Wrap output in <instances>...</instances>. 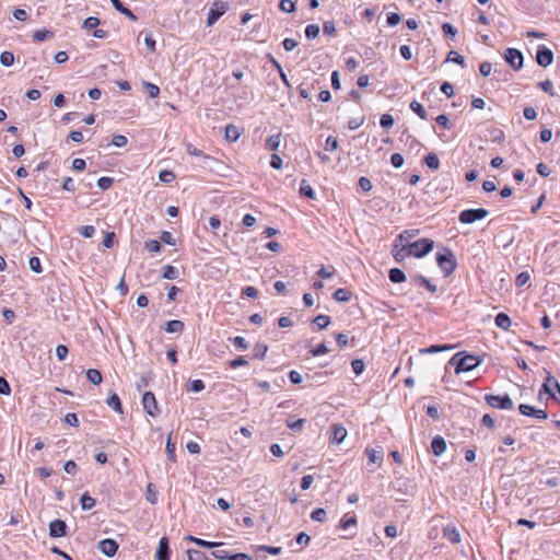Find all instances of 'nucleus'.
<instances>
[{
  "instance_id": "393cba45",
  "label": "nucleus",
  "mask_w": 560,
  "mask_h": 560,
  "mask_svg": "<svg viewBox=\"0 0 560 560\" xmlns=\"http://www.w3.org/2000/svg\"><path fill=\"white\" fill-rule=\"evenodd\" d=\"M226 140L235 142L240 138V132L236 126L228 125L224 129Z\"/></svg>"
},
{
  "instance_id": "412c9836",
  "label": "nucleus",
  "mask_w": 560,
  "mask_h": 560,
  "mask_svg": "<svg viewBox=\"0 0 560 560\" xmlns=\"http://www.w3.org/2000/svg\"><path fill=\"white\" fill-rule=\"evenodd\" d=\"M388 278L394 283H400V282H404L406 280V275L399 268H392L388 271Z\"/></svg>"
},
{
  "instance_id": "13d9d810",
  "label": "nucleus",
  "mask_w": 560,
  "mask_h": 560,
  "mask_svg": "<svg viewBox=\"0 0 560 560\" xmlns=\"http://www.w3.org/2000/svg\"><path fill=\"white\" fill-rule=\"evenodd\" d=\"M79 231L80 234L85 238H91L95 234V228L93 225H83Z\"/></svg>"
},
{
  "instance_id": "e433bc0d",
  "label": "nucleus",
  "mask_w": 560,
  "mask_h": 560,
  "mask_svg": "<svg viewBox=\"0 0 560 560\" xmlns=\"http://www.w3.org/2000/svg\"><path fill=\"white\" fill-rule=\"evenodd\" d=\"M54 36V33L47 30H37L33 34V38L36 42H43L47 38H51Z\"/></svg>"
},
{
  "instance_id": "864d4df0",
  "label": "nucleus",
  "mask_w": 560,
  "mask_h": 560,
  "mask_svg": "<svg viewBox=\"0 0 560 560\" xmlns=\"http://www.w3.org/2000/svg\"><path fill=\"white\" fill-rule=\"evenodd\" d=\"M530 279V276L527 271H523L521 273L517 275L516 279H515V284L516 287H523L525 285Z\"/></svg>"
},
{
  "instance_id": "9b49d317",
  "label": "nucleus",
  "mask_w": 560,
  "mask_h": 560,
  "mask_svg": "<svg viewBox=\"0 0 560 560\" xmlns=\"http://www.w3.org/2000/svg\"><path fill=\"white\" fill-rule=\"evenodd\" d=\"M518 410L524 416H530V417H535V418L541 419V420H545L548 417V415L545 410L536 409L527 404H521L518 406Z\"/></svg>"
},
{
  "instance_id": "6e6552de",
  "label": "nucleus",
  "mask_w": 560,
  "mask_h": 560,
  "mask_svg": "<svg viewBox=\"0 0 560 560\" xmlns=\"http://www.w3.org/2000/svg\"><path fill=\"white\" fill-rule=\"evenodd\" d=\"M142 405L145 412L151 417H156L160 412L155 396L152 392H145L142 396Z\"/></svg>"
},
{
  "instance_id": "c756f323",
  "label": "nucleus",
  "mask_w": 560,
  "mask_h": 560,
  "mask_svg": "<svg viewBox=\"0 0 560 560\" xmlns=\"http://www.w3.org/2000/svg\"><path fill=\"white\" fill-rule=\"evenodd\" d=\"M452 349H454V346L433 345V346H430L429 348L421 349L420 351L422 353H438V352L447 351V350H452Z\"/></svg>"
},
{
  "instance_id": "58836bf2",
  "label": "nucleus",
  "mask_w": 560,
  "mask_h": 560,
  "mask_svg": "<svg viewBox=\"0 0 560 560\" xmlns=\"http://www.w3.org/2000/svg\"><path fill=\"white\" fill-rule=\"evenodd\" d=\"M187 557L188 560H210L205 552L195 549H188Z\"/></svg>"
},
{
  "instance_id": "3c124183",
  "label": "nucleus",
  "mask_w": 560,
  "mask_h": 560,
  "mask_svg": "<svg viewBox=\"0 0 560 560\" xmlns=\"http://www.w3.org/2000/svg\"><path fill=\"white\" fill-rule=\"evenodd\" d=\"M144 86H145V90L149 94V96L151 98H154V97H158L159 94H160V89L158 85L153 84V83H150V82H145L144 83Z\"/></svg>"
},
{
  "instance_id": "423d86ee",
  "label": "nucleus",
  "mask_w": 560,
  "mask_h": 560,
  "mask_svg": "<svg viewBox=\"0 0 560 560\" xmlns=\"http://www.w3.org/2000/svg\"><path fill=\"white\" fill-rule=\"evenodd\" d=\"M504 60L515 70H520L523 67L524 57L523 54L515 48H508L504 52Z\"/></svg>"
},
{
  "instance_id": "8fccbe9b",
  "label": "nucleus",
  "mask_w": 560,
  "mask_h": 560,
  "mask_svg": "<svg viewBox=\"0 0 560 560\" xmlns=\"http://www.w3.org/2000/svg\"><path fill=\"white\" fill-rule=\"evenodd\" d=\"M145 248L151 253H160L162 249L161 243L156 240H150L145 243Z\"/></svg>"
},
{
  "instance_id": "e2e57ef3",
  "label": "nucleus",
  "mask_w": 560,
  "mask_h": 560,
  "mask_svg": "<svg viewBox=\"0 0 560 560\" xmlns=\"http://www.w3.org/2000/svg\"><path fill=\"white\" fill-rule=\"evenodd\" d=\"M351 366H352L353 372L357 375H360L363 372V370H364V362L362 360H360V359H354L351 362Z\"/></svg>"
},
{
  "instance_id": "dca6fc26",
  "label": "nucleus",
  "mask_w": 560,
  "mask_h": 560,
  "mask_svg": "<svg viewBox=\"0 0 560 560\" xmlns=\"http://www.w3.org/2000/svg\"><path fill=\"white\" fill-rule=\"evenodd\" d=\"M347 436V430L341 424L332 425L331 442L340 444Z\"/></svg>"
},
{
  "instance_id": "2f4dec72",
  "label": "nucleus",
  "mask_w": 560,
  "mask_h": 560,
  "mask_svg": "<svg viewBox=\"0 0 560 560\" xmlns=\"http://www.w3.org/2000/svg\"><path fill=\"white\" fill-rule=\"evenodd\" d=\"M86 377L94 385H98L102 383V374L96 369H89L86 371Z\"/></svg>"
},
{
  "instance_id": "1a4fd4ad",
  "label": "nucleus",
  "mask_w": 560,
  "mask_h": 560,
  "mask_svg": "<svg viewBox=\"0 0 560 560\" xmlns=\"http://www.w3.org/2000/svg\"><path fill=\"white\" fill-rule=\"evenodd\" d=\"M536 61L539 66L546 68L553 61V52L546 46H539L536 54Z\"/></svg>"
},
{
  "instance_id": "7ed1b4c3",
  "label": "nucleus",
  "mask_w": 560,
  "mask_h": 560,
  "mask_svg": "<svg viewBox=\"0 0 560 560\" xmlns=\"http://www.w3.org/2000/svg\"><path fill=\"white\" fill-rule=\"evenodd\" d=\"M434 242L429 238H421L413 243L407 244L409 254L413 257H423L433 248Z\"/></svg>"
},
{
  "instance_id": "ddd939ff",
  "label": "nucleus",
  "mask_w": 560,
  "mask_h": 560,
  "mask_svg": "<svg viewBox=\"0 0 560 560\" xmlns=\"http://www.w3.org/2000/svg\"><path fill=\"white\" fill-rule=\"evenodd\" d=\"M170 545L166 537H162L159 541L158 549L155 552L156 560H170Z\"/></svg>"
},
{
  "instance_id": "4c0bfd02",
  "label": "nucleus",
  "mask_w": 560,
  "mask_h": 560,
  "mask_svg": "<svg viewBox=\"0 0 560 560\" xmlns=\"http://www.w3.org/2000/svg\"><path fill=\"white\" fill-rule=\"evenodd\" d=\"M418 234V230H406L399 234L398 240L402 244H410L409 241Z\"/></svg>"
},
{
  "instance_id": "37998d69",
  "label": "nucleus",
  "mask_w": 560,
  "mask_h": 560,
  "mask_svg": "<svg viewBox=\"0 0 560 560\" xmlns=\"http://www.w3.org/2000/svg\"><path fill=\"white\" fill-rule=\"evenodd\" d=\"M319 34V26L316 25V24H308L305 28V36L308 38V39H314L318 36Z\"/></svg>"
},
{
  "instance_id": "4468645a",
  "label": "nucleus",
  "mask_w": 560,
  "mask_h": 560,
  "mask_svg": "<svg viewBox=\"0 0 560 560\" xmlns=\"http://www.w3.org/2000/svg\"><path fill=\"white\" fill-rule=\"evenodd\" d=\"M443 537L452 544H458L460 541V534L453 525H447L443 528Z\"/></svg>"
},
{
  "instance_id": "09e8293b",
  "label": "nucleus",
  "mask_w": 560,
  "mask_h": 560,
  "mask_svg": "<svg viewBox=\"0 0 560 560\" xmlns=\"http://www.w3.org/2000/svg\"><path fill=\"white\" fill-rule=\"evenodd\" d=\"M98 25H100V19L94 18V16H90V18L85 19L83 22V27L89 31L96 28Z\"/></svg>"
},
{
  "instance_id": "f257e3e1",
  "label": "nucleus",
  "mask_w": 560,
  "mask_h": 560,
  "mask_svg": "<svg viewBox=\"0 0 560 560\" xmlns=\"http://www.w3.org/2000/svg\"><path fill=\"white\" fill-rule=\"evenodd\" d=\"M480 363L481 360L478 357L474 354H466L465 352L455 353L448 361V364L455 366L456 374L470 372L475 370Z\"/></svg>"
},
{
  "instance_id": "cd10ccee",
  "label": "nucleus",
  "mask_w": 560,
  "mask_h": 560,
  "mask_svg": "<svg viewBox=\"0 0 560 560\" xmlns=\"http://www.w3.org/2000/svg\"><path fill=\"white\" fill-rule=\"evenodd\" d=\"M332 296L338 302H348L351 299V292L347 289L340 288L334 292Z\"/></svg>"
},
{
  "instance_id": "bb28decb",
  "label": "nucleus",
  "mask_w": 560,
  "mask_h": 560,
  "mask_svg": "<svg viewBox=\"0 0 560 560\" xmlns=\"http://www.w3.org/2000/svg\"><path fill=\"white\" fill-rule=\"evenodd\" d=\"M423 162L424 164L430 168V170H438L439 166H440V160L438 158V155L435 153H429L424 159H423Z\"/></svg>"
},
{
  "instance_id": "a211bd4d",
  "label": "nucleus",
  "mask_w": 560,
  "mask_h": 560,
  "mask_svg": "<svg viewBox=\"0 0 560 560\" xmlns=\"http://www.w3.org/2000/svg\"><path fill=\"white\" fill-rule=\"evenodd\" d=\"M184 323L178 319L168 320L165 325V330L170 334H180L184 330Z\"/></svg>"
},
{
  "instance_id": "c85d7f7f",
  "label": "nucleus",
  "mask_w": 560,
  "mask_h": 560,
  "mask_svg": "<svg viewBox=\"0 0 560 560\" xmlns=\"http://www.w3.org/2000/svg\"><path fill=\"white\" fill-rule=\"evenodd\" d=\"M145 498L151 504L158 503L159 494L153 483L147 486Z\"/></svg>"
},
{
  "instance_id": "f03ea898",
  "label": "nucleus",
  "mask_w": 560,
  "mask_h": 560,
  "mask_svg": "<svg viewBox=\"0 0 560 560\" xmlns=\"http://www.w3.org/2000/svg\"><path fill=\"white\" fill-rule=\"evenodd\" d=\"M436 262L445 277L452 275L457 266L456 258L448 248H443L436 254Z\"/></svg>"
},
{
  "instance_id": "680f3d73",
  "label": "nucleus",
  "mask_w": 560,
  "mask_h": 560,
  "mask_svg": "<svg viewBox=\"0 0 560 560\" xmlns=\"http://www.w3.org/2000/svg\"><path fill=\"white\" fill-rule=\"evenodd\" d=\"M68 353H69V350H68L67 346H65V345L57 346L56 355H57L58 360L63 361L67 358Z\"/></svg>"
},
{
  "instance_id": "603ef678",
  "label": "nucleus",
  "mask_w": 560,
  "mask_h": 560,
  "mask_svg": "<svg viewBox=\"0 0 560 560\" xmlns=\"http://www.w3.org/2000/svg\"><path fill=\"white\" fill-rule=\"evenodd\" d=\"M127 143H128V139L124 135H115L112 139V144L117 148H122Z\"/></svg>"
},
{
  "instance_id": "0eeeda50",
  "label": "nucleus",
  "mask_w": 560,
  "mask_h": 560,
  "mask_svg": "<svg viewBox=\"0 0 560 560\" xmlns=\"http://www.w3.org/2000/svg\"><path fill=\"white\" fill-rule=\"evenodd\" d=\"M228 7L222 1H214L209 10L207 25L212 26L226 11Z\"/></svg>"
},
{
  "instance_id": "b1692460",
  "label": "nucleus",
  "mask_w": 560,
  "mask_h": 560,
  "mask_svg": "<svg viewBox=\"0 0 560 560\" xmlns=\"http://www.w3.org/2000/svg\"><path fill=\"white\" fill-rule=\"evenodd\" d=\"M81 508L84 511L91 510L95 506L96 502L88 492L83 493L80 498Z\"/></svg>"
},
{
  "instance_id": "39448f33",
  "label": "nucleus",
  "mask_w": 560,
  "mask_h": 560,
  "mask_svg": "<svg viewBox=\"0 0 560 560\" xmlns=\"http://www.w3.org/2000/svg\"><path fill=\"white\" fill-rule=\"evenodd\" d=\"M486 401L493 408L510 410L514 407L513 400L509 395H486Z\"/></svg>"
},
{
  "instance_id": "69168bd1",
  "label": "nucleus",
  "mask_w": 560,
  "mask_h": 560,
  "mask_svg": "<svg viewBox=\"0 0 560 560\" xmlns=\"http://www.w3.org/2000/svg\"><path fill=\"white\" fill-rule=\"evenodd\" d=\"M205 389V383L201 380H194L190 382L189 390L199 393Z\"/></svg>"
},
{
  "instance_id": "6e6d98bb",
  "label": "nucleus",
  "mask_w": 560,
  "mask_h": 560,
  "mask_svg": "<svg viewBox=\"0 0 560 560\" xmlns=\"http://www.w3.org/2000/svg\"><path fill=\"white\" fill-rule=\"evenodd\" d=\"M338 149V140L336 137L334 136H329L327 139H326V142H325V150L326 151H335Z\"/></svg>"
},
{
  "instance_id": "a19ab883",
  "label": "nucleus",
  "mask_w": 560,
  "mask_h": 560,
  "mask_svg": "<svg viewBox=\"0 0 560 560\" xmlns=\"http://www.w3.org/2000/svg\"><path fill=\"white\" fill-rule=\"evenodd\" d=\"M446 61H451V62H455L462 67L465 66V59L462 55H459L458 52L452 50L448 52L447 55V58H446Z\"/></svg>"
},
{
  "instance_id": "774afa93",
  "label": "nucleus",
  "mask_w": 560,
  "mask_h": 560,
  "mask_svg": "<svg viewBox=\"0 0 560 560\" xmlns=\"http://www.w3.org/2000/svg\"><path fill=\"white\" fill-rule=\"evenodd\" d=\"M435 120H436L438 125H440L441 127H443L445 129H451L452 128V125H451V121H450L448 117L446 115H444V114L439 115Z\"/></svg>"
},
{
  "instance_id": "4be33fe9",
  "label": "nucleus",
  "mask_w": 560,
  "mask_h": 560,
  "mask_svg": "<svg viewBox=\"0 0 560 560\" xmlns=\"http://www.w3.org/2000/svg\"><path fill=\"white\" fill-rule=\"evenodd\" d=\"M366 456L370 463L381 465L383 462V452L374 448H366Z\"/></svg>"
},
{
  "instance_id": "a878e982",
  "label": "nucleus",
  "mask_w": 560,
  "mask_h": 560,
  "mask_svg": "<svg viewBox=\"0 0 560 560\" xmlns=\"http://www.w3.org/2000/svg\"><path fill=\"white\" fill-rule=\"evenodd\" d=\"M281 143V135H272L266 141V147L270 151H278Z\"/></svg>"
},
{
  "instance_id": "ea45409f",
  "label": "nucleus",
  "mask_w": 560,
  "mask_h": 560,
  "mask_svg": "<svg viewBox=\"0 0 560 560\" xmlns=\"http://www.w3.org/2000/svg\"><path fill=\"white\" fill-rule=\"evenodd\" d=\"M305 421V419L294 420L293 418H289L287 420V425L293 431H299L303 429Z\"/></svg>"
},
{
  "instance_id": "338daca9",
  "label": "nucleus",
  "mask_w": 560,
  "mask_h": 560,
  "mask_svg": "<svg viewBox=\"0 0 560 560\" xmlns=\"http://www.w3.org/2000/svg\"><path fill=\"white\" fill-rule=\"evenodd\" d=\"M358 184H359V187L365 192H368L372 189V183L368 177H364V176L360 177Z\"/></svg>"
},
{
  "instance_id": "4d7b16f0",
  "label": "nucleus",
  "mask_w": 560,
  "mask_h": 560,
  "mask_svg": "<svg viewBox=\"0 0 560 560\" xmlns=\"http://www.w3.org/2000/svg\"><path fill=\"white\" fill-rule=\"evenodd\" d=\"M159 178L161 182L168 184L175 179V174L172 171L160 172Z\"/></svg>"
},
{
  "instance_id": "c9c22d12",
  "label": "nucleus",
  "mask_w": 560,
  "mask_h": 560,
  "mask_svg": "<svg viewBox=\"0 0 560 560\" xmlns=\"http://www.w3.org/2000/svg\"><path fill=\"white\" fill-rule=\"evenodd\" d=\"M358 524V521L354 516H345L343 518H341L340 521V528L347 530L349 529L350 527H355Z\"/></svg>"
},
{
  "instance_id": "052dcab7",
  "label": "nucleus",
  "mask_w": 560,
  "mask_h": 560,
  "mask_svg": "<svg viewBox=\"0 0 560 560\" xmlns=\"http://www.w3.org/2000/svg\"><path fill=\"white\" fill-rule=\"evenodd\" d=\"M404 156L400 153H394L390 156V163L394 167L399 168L404 165Z\"/></svg>"
},
{
  "instance_id": "5701e85b",
  "label": "nucleus",
  "mask_w": 560,
  "mask_h": 560,
  "mask_svg": "<svg viewBox=\"0 0 560 560\" xmlns=\"http://www.w3.org/2000/svg\"><path fill=\"white\" fill-rule=\"evenodd\" d=\"M106 404L109 408L114 409L115 411L117 412H122V406H121V401H120V398L118 397L117 394H112L107 399H106Z\"/></svg>"
},
{
  "instance_id": "f8f14e48",
  "label": "nucleus",
  "mask_w": 560,
  "mask_h": 560,
  "mask_svg": "<svg viewBox=\"0 0 560 560\" xmlns=\"http://www.w3.org/2000/svg\"><path fill=\"white\" fill-rule=\"evenodd\" d=\"M98 549L107 557H113L118 549V544L110 538L103 539L98 542Z\"/></svg>"
},
{
  "instance_id": "f704fd0d",
  "label": "nucleus",
  "mask_w": 560,
  "mask_h": 560,
  "mask_svg": "<svg viewBox=\"0 0 560 560\" xmlns=\"http://www.w3.org/2000/svg\"><path fill=\"white\" fill-rule=\"evenodd\" d=\"M162 277L164 279H167V280H175L177 279L178 277V271L176 270L175 267L171 266V265H166L164 268H163V275Z\"/></svg>"
},
{
  "instance_id": "0e129e2a",
  "label": "nucleus",
  "mask_w": 560,
  "mask_h": 560,
  "mask_svg": "<svg viewBox=\"0 0 560 560\" xmlns=\"http://www.w3.org/2000/svg\"><path fill=\"white\" fill-rule=\"evenodd\" d=\"M63 469L69 475H75L78 471V465L74 460H68L65 463Z\"/></svg>"
},
{
  "instance_id": "2eb2a0df",
  "label": "nucleus",
  "mask_w": 560,
  "mask_h": 560,
  "mask_svg": "<svg viewBox=\"0 0 560 560\" xmlns=\"http://www.w3.org/2000/svg\"><path fill=\"white\" fill-rule=\"evenodd\" d=\"M446 441L444 438L438 435L431 442V448L435 456L442 455L446 451Z\"/></svg>"
},
{
  "instance_id": "473e14b6",
  "label": "nucleus",
  "mask_w": 560,
  "mask_h": 560,
  "mask_svg": "<svg viewBox=\"0 0 560 560\" xmlns=\"http://www.w3.org/2000/svg\"><path fill=\"white\" fill-rule=\"evenodd\" d=\"M268 352V346L265 343H257L253 349V355L255 359H264Z\"/></svg>"
},
{
  "instance_id": "a18cd8bd",
  "label": "nucleus",
  "mask_w": 560,
  "mask_h": 560,
  "mask_svg": "<svg viewBox=\"0 0 560 560\" xmlns=\"http://www.w3.org/2000/svg\"><path fill=\"white\" fill-rule=\"evenodd\" d=\"M279 9L283 12L292 13L295 11V3L292 0H281Z\"/></svg>"
},
{
  "instance_id": "9d476101",
  "label": "nucleus",
  "mask_w": 560,
  "mask_h": 560,
  "mask_svg": "<svg viewBox=\"0 0 560 560\" xmlns=\"http://www.w3.org/2000/svg\"><path fill=\"white\" fill-rule=\"evenodd\" d=\"M68 532L66 522L61 520H54L49 523V536L51 538L65 537Z\"/></svg>"
},
{
  "instance_id": "5fc2aeb1",
  "label": "nucleus",
  "mask_w": 560,
  "mask_h": 560,
  "mask_svg": "<svg viewBox=\"0 0 560 560\" xmlns=\"http://www.w3.org/2000/svg\"><path fill=\"white\" fill-rule=\"evenodd\" d=\"M28 266L31 268L32 271L36 272V273H40L42 272V265H40V260L38 257H31L30 260H28Z\"/></svg>"
},
{
  "instance_id": "f3484780",
  "label": "nucleus",
  "mask_w": 560,
  "mask_h": 560,
  "mask_svg": "<svg viewBox=\"0 0 560 560\" xmlns=\"http://www.w3.org/2000/svg\"><path fill=\"white\" fill-rule=\"evenodd\" d=\"M393 256L397 262H401L407 256H411L409 254V249L407 244L401 243V247L398 248V245H394Z\"/></svg>"
},
{
  "instance_id": "6ab92c4d",
  "label": "nucleus",
  "mask_w": 560,
  "mask_h": 560,
  "mask_svg": "<svg viewBox=\"0 0 560 560\" xmlns=\"http://www.w3.org/2000/svg\"><path fill=\"white\" fill-rule=\"evenodd\" d=\"M511 318L509 317L508 314L505 313H499L497 316H495V325L503 329V330H509L510 327H511Z\"/></svg>"
},
{
  "instance_id": "49530a36",
  "label": "nucleus",
  "mask_w": 560,
  "mask_h": 560,
  "mask_svg": "<svg viewBox=\"0 0 560 560\" xmlns=\"http://www.w3.org/2000/svg\"><path fill=\"white\" fill-rule=\"evenodd\" d=\"M394 122H395V120H394V118H393V116H392V115H389V114H383V115L381 116L380 125H381L383 128H385V129H389V128H392V127L394 126Z\"/></svg>"
},
{
  "instance_id": "20e7f679",
  "label": "nucleus",
  "mask_w": 560,
  "mask_h": 560,
  "mask_svg": "<svg viewBox=\"0 0 560 560\" xmlns=\"http://www.w3.org/2000/svg\"><path fill=\"white\" fill-rule=\"evenodd\" d=\"M488 214V210L483 208L465 209L459 213L458 220L464 224H471L478 220L485 219Z\"/></svg>"
},
{
  "instance_id": "aec40b11",
  "label": "nucleus",
  "mask_w": 560,
  "mask_h": 560,
  "mask_svg": "<svg viewBox=\"0 0 560 560\" xmlns=\"http://www.w3.org/2000/svg\"><path fill=\"white\" fill-rule=\"evenodd\" d=\"M412 282L416 284V285H421V287H425L430 292L432 293H435L438 288L435 284L431 283L430 280H428L425 277L423 276H416L413 279H412Z\"/></svg>"
},
{
  "instance_id": "bf43d9fd",
  "label": "nucleus",
  "mask_w": 560,
  "mask_h": 560,
  "mask_svg": "<svg viewBox=\"0 0 560 560\" xmlns=\"http://www.w3.org/2000/svg\"><path fill=\"white\" fill-rule=\"evenodd\" d=\"M233 345L238 349V350H246L248 348V342L245 340L244 337L242 336H236L233 338Z\"/></svg>"
},
{
  "instance_id": "72a5a7b5",
  "label": "nucleus",
  "mask_w": 560,
  "mask_h": 560,
  "mask_svg": "<svg viewBox=\"0 0 560 560\" xmlns=\"http://www.w3.org/2000/svg\"><path fill=\"white\" fill-rule=\"evenodd\" d=\"M410 109L417 114L421 119H427V110L424 109V107L422 106V104H420L419 102L417 101H412L410 103Z\"/></svg>"
},
{
  "instance_id": "79ce46f5",
  "label": "nucleus",
  "mask_w": 560,
  "mask_h": 560,
  "mask_svg": "<svg viewBox=\"0 0 560 560\" xmlns=\"http://www.w3.org/2000/svg\"><path fill=\"white\" fill-rule=\"evenodd\" d=\"M14 62V55L10 51H3L0 55V63L4 67H10Z\"/></svg>"
},
{
  "instance_id": "7c9ffc66",
  "label": "nucleus",
  "mask_w": 560,
  "mask_h": 560,
  "mask_svg": "<svg viewBox=\"0 0 560 560\" xmlns=\"http://www.w3.org/2000/svg\"><path fill=\"white\" fill-rule=\"evenodd\" d=\"M300 194L302 196H304V197L310 198V199H314L315 198L314 189L312 188V186L305 179H303L301 182Z\"/></svg>"
},
{
  "instance_id": "c03bdc74",
  "label": "nucleus",
  "mask_w": 560,
  "mask_h": 560,
  "mask_svg": "<svg viewBox=\"0 0 560 560\" xmlns=\"http://www.w3.org/2000/svg\"><path fill=\"white\" fill-rule=\"evenodd\" d=\"M313 323L316 324L319 329H324L330 324V317L327 315H318L313 319Z\"/></svg>"
},
{
  "instance_id": "de8ad7c7",
  "label": "nucleus",
  "mask_w": 560,
  "mask_h": 560,
  "mask_svg": "<svg viewBox=\"0 0 560 560\" xmlns=\"http://www.w3.org/2000/svg\"><path fill=\"white\" fill-rule=\"evenodd\" d=\"M326 511L323 508H318L312 512L311 517L313 521L324 522L326 520Z\"/></svg>"
}]
</instances>
